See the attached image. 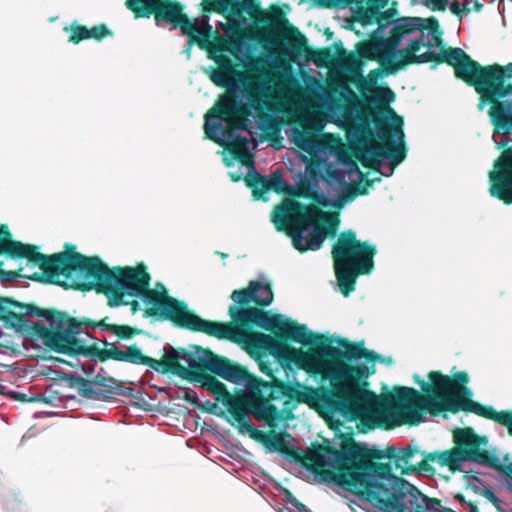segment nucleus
I'll use <instances>...</instances> for the list:
<instances>
[{"label":"nucleus","instance_id":"nucleus-29","mask_svg":"<svg viewBox=\"0 0 512 512\" xmlns=\"http://www.w3.org/2000/svg\"><path fill=\"white\" fill-rule=\"evenodd\" d=\"M74 382L79 393L86 399L106 400L110 398L112 395L111 390H102L94 388L92 386L93 382L88 379L77 377L74 379Z\"/></svg>","mask_w":512,"mask_h":512},{"label":"nucleus","instance_id":"nucleus-30","mask_svg":"<svg viewBox=\"0 0 512 512\" xmlns=\"http://www.w3.org/2000/svg\"><path fill=\"white\" fill-rule=\"evenodd\" d=\"M261 333H257L255 334V338H254V345L260 349H263L265 351H267L268 353H260L258 356H257V363H258V366H259V369L260 371L265 374L266 376H268L270 378L269 381H272V380H278L275 375H274V372L275 370L273 369V364H274V360H271L270 359V355H272L277 361L278 363L282 366V367H290L291 365H294L293 363L291 364H286V363H281L278 358H276L269 350L261 347L259 344H258V335H260Z\"/></svg>","mask_w":512,"mask_h":512},{"label":"nucleus","instance_id":"nucleus-25","mask_svg":"<svg viewBox=\"0 0 512 512\" xmlns=\"http://www.w3.org/2000/svg\"><path fill=\"white\" fill-rule=\"evenodd\" d=\"M216 63L218 67L211 71L210 80L221 88L232 87L235 77L239 74L233 61L225 55H220L216 58Z\"/></svg>","mask_w":512,"mask_h":512},{"label":"nucleus","instance_id":"nucleus-9","mask_svg":"<svg viewBox=\"0 0 512 512\" xmlns=\"http://www.w3.org/2000/svg\"><path fill=\"white\" fill-rule=\"evenodd\" d=\"M512 62L505 66L492 64L481 67L477 94L478 109L483 110L490 105L488 115L493 125V140L498 149H507L512 133V100H503L512 96Z\"/></svg>","mask_w":512,"mask_h":512},{"label":"nucleus","instance_id":"nucleus-1","mask_svg":"<svg viewBox=\"0 0 512 512\" xmlns=\"http://www.w3.org/2000/svg\"><path fill=\"white\" fill-rule=\"evenodd\" d=\"M417 446L403 449L368 447L342 434L339 449L328 440L314 442L301 463L323 482L334 483L386 512H443L441 501L429 498L402 477L394 474L417 472Z\"/></svg>","mask_w":512,"mask_h":512},{"label":"nucleus","instance_id":"nucleus-64","mask_svg":"<svg viewBox=\"0 0 512 512\" xmlns=\"http://www.w3.org/2000/svg\"><path fill=\"white\" fill-rule=\"evenodd\" d=\"M17 398H18V399H21V400H24V398H25V394H21V396H20V397H17Z\"/></svg>","mask_w":512,"mask_h":512},{"label":"nucleus","instance_id":"nucleus-58","mask_svg":"<svg viewBox=\"0 0 512 512\" xmlns=\"http://www.w3.org/2000/svg\"><path fill=\"white\" fill-rule=\"evenodd\" d=\"M54 362H59V363H68L67 361L59 358V357H53L51 358Z\"/></svg>","mask_w":512,"mask_h":512},{"label":"nucleus","instance_id":"nucleus-48","mask_svg":"<svg viewBox=\"0 0 512 512\" xmlns=\"http://www.w3.org/2000/svg\"><path fill=\"white\" fill-rule=\"evenodd\" d=\"M183 399L196 407H200V403L197 397V394L194 391H187L185 392V395L183 396Z\"/></svg>","mask_w":512,"mask_h":512},{"label":"nucleus","instance_id":"nucleus-36","mask_svg":"<svg viewBox=\"0 0 512 512\" xmlns=\"http://www.w3.org/2000/svg\"><path fill=\"white\" fill-rule=\"evenodd\" d=\"M295 143L306 152H312L317 147L315 136L309 132H300L295 138Z\"/></svg>","mask_w":512,"mask_h":512},{"label":"nucleus","instance_id":"nucleus-31","mask_svg":"<svg viewBox=\"0 0 512 512\" xmlns=\"http://www.w3.org/2000/svg\"><path fill=\"white\" fill-rule=\"evenodd\" d=\"M286 436L289 437L290 435L286 432L277 434L274 432L265 433L262 431L257 441L261 442L267 448L286 454L288 453V446L285 440Z\"/></svg>","mask_w":512,"mask_h":512},{"label":"nucleus","instance_id":"nucleus-19","mask_svg":"<svg viewBox=\"0 0 512 512\" xmlns=\"http://www.w3.org/2000/svg\"><path fill=\"white\" fill-rule=\"evenodd\" d=\"M432 62L436 64L446 63L453 67L457 79L462 80L477 92L482 65L473 60L464 50L458 47H449L441 54L434 53Z\"/></svg>","mask_w":512,"mask_h":512},{"label":"nucleus","instance_id":"nucleus-51","mask_svg":"<svg viewBox=\"0 0 512 512\" xmlns=\"http://www.w3.org/2000/svg\"><path fill=\"white\" fill-rule=\"evenodd\" d=\"M364 354L363 358L366 359L369 362H374L380 358V355L372 350H367L364 348Z\"/></svg>","mask_w":512,"mask_h":512},{"label":"nucleus","instance_id":"nucleus-47","mask_svg":"<svg viewBox=\"0 0 512 512\" xmlns=\"http://www.w3.org/2000/svg\"><path fill=\"white\" fill-rule=\"evenodd\" d=\"M465 479H466V483H467V489L468 488H471L473 489L474 491L478 490L479 487L476 485V484H473V482H477L478 484H483L481 480H479L476 476L474 475H470L469 472L465 471V475H464Z\"/></svg>","mask_w":512,"mask_h":512},{"label":"nucleus","instance_id":"nucleus-18","mask_svg":"<svg viewBox=\"0 0 512 512\" xmlns=\"http://www.w3.org/2000/svg\"><path fill=\"white\" fill-rule=\"evenodd\" d=\"M202 356H196L194 353L181 348L183 363L189 367H198V370H208V372L223 378L234 384L250 383L256 378L248 370L239 364H234L228 358L218 356L209 349H202Z\"/></svg>","mask_w":512,"mask_h":512},{"label":"nucleus","instance_id":"nucleus-3","mask_svg":"<svg viewBox=\"0 0 512 512\" xmlns=\"http://www.w3.org/2000/svg\"><path fill=\"white\" fill-rule=\"evenodd\" d=\"M162 290L149 289L142 297L146 308L143 316L157 321H169L175 327L192 332H201L217 339L238 342L252 327L263 330L278 328L276 317H269V311L261 308L269 306L273 301V291L269 284L251 281L244 289L234 290L230 298L234 301L228 313L231 322H218L199 317L188 308V305Z\"/></svg>","mask_w":512,"mask_h":512},{"label":"nucleus","instance_id":"nucleus-13","mask_svg":"<svg viewBox=\"0 0 512 512\" xmlns=\"http://www.w3.org/2000/svg\"><path fill=\"white\" fill-rule=\"evenodd\" d=\"M125 6L136 19L154 16L155 22H166L174 28H180L188 37L189 47L197 45L202 50L212 48V26L205 21L201 26L196 19H190L184 13V5L176 0H126ZM190 48L187 49L189 51Z\"/></svg>","mask_w":512,"mask_h":512},{"label":"nucleus","instance_id":"nucleus-54","mask_svg":"<svg viewBox=\"0 0 512 512\" xmlns=\"http://www.w3.org/2000/svg\"><path fill=\"white\" fill-rule=\"evenodd\" d=\"M215 404H211L210 401H206L204 405H200L199 408L202 410L212 413L214 411Z\"/></svg>","mask_w":512,"mask_h":512},{"label":"nucleus","instance_id":"nucleus-42","mask_svg":"<svg viewBox=\"0 0 512 512\" xmlns=\"http://www.w3.org/2000/svg\"><path fill=\"white\" fill-rule=\"evenodd\" d=\"M417 3L432 11H445L449 6V0H417Z\"/></svg>","mask_w":512,"mask_h":512},{"label":"nucleus","instance_id":"nucleus-33","mask_svg":"<svg viewBox=\"0 0 512 512\" xmlns=\"http://www.w3.org/2000/svg\"><path fill=\"white\" fill-rule=\"evenodd\" d=\"M436 462L440 467L447 466L450 471H462L460 458H458V452L453 448L445 451L437 452Z\"/></svg>","mask_w":512,"mask_h":512},{"label":"nucleus","instance_id":"nucleus-52","mask_svg":"<svg viewBox=\"0 0 512 512\" xmlns=\"http://www.w3.org/2000/svg\"><path fill=\"white\" fill-rule=\"evenodd\" d=\"M510 464H512V462ZM504 479L507 489L512 493V473L506 471Z\"/></svg>","mask_w":512,"mask_h":512},{"label":"nucleus","instance_id":"nucleus-39","mask_svg":"<svg viewBox=\"0 0 512 512\" xmlns=\"http://www.w3.org/2000/svg\"><path fill=\"white\" fill-rule=\"evenodd\" d=\"M112 31L105 25L99 24L92 28H88V39L102 40L107 36H111Z\"/></svg>","mask_w":512,"mask_h":512},{"label":"nucleus","instance_id":"nucleus-49","mask_svg":"<svg viewBox=\"0 0 512 512\" xmlns=\"http://www.w3.org/2000/svg\"><path fill=\"white\" fill-rule=\"evenodd\" d=\"M129 298L130 297H125L126 303H123L122 305H130L132 314H135L137 311L140 310V303L135 299L130 300Z\"/></svg>","mask_w":512,"mask_h":512},{"label":"nucleus","instance_id":"nucleus-11","mask_svg":"<svg viewBox=\"0 0 512 512\" xmlns=\"http://www.w3.org/2000/svg\"><path fill=\"white\" fill-rule=\"evenodd\" d=\"M254 383H250V389L261 391L262 399L266 403L283 397L294 400L297 403L308 405L311 409L318 412L332 427L335 422L334 416L340 415L345 421H356L350 413L348 406L339 397L337 387L320 386L311 387L300 383H289L283 380L264 381L260 378H253Z\"/></svg>","mask_w":512,"mask_h":512},{"label":"nucleus","instance_id":"nucleus-23","mask_svg":"<svg viewBox=\"0 0 512 512\" xmlns=\"http://www.w3.org/2000/svg\"><path fill=\"white\" fill-rule=\"evenodd\" d=\"M421 47L431 48V42H424L423 36L413 39L409 42L408 47L405 49H398L394 52L393 60L397 67L401 70L405 69L410 64H422L432 62L434 52L426 51L423 54H416L420 51Z\"/></svg>","mask_w":512,"mask_h":512},{"label":"nucleus","instance_id":"nucleus-50","mask_svg":"<svg viewBox=\"0 0 512 512\" xmlns=\"http://www.w3.org/2000/svg\"><path fill=\"white\" fill-rule=\"evenodd\" d=\"M12 303H14V300L0 297V317L5 313V310L12 307Z\"/></svg>","mask_w":512,"mask_h":512},{"label":"nucleus","instance_id":"nucleus-28","mask_svg":"<svg viewBox=\"0 0 512 512\" xmlns=\"http://www.w3.org/2000/svg\"><path fill=\"white\" fill-rule=\"evenodd\" d=\"M360 180L359 184H346L340 195V199L343 202L353 201L359 195L368 194L369 188L374 184V180L369 179L362 172L359 171Z\"/></svg>","mask_w":512,"mask_h":512},{"label":"nucleus","instance_id":"nucleus-44","mask_svg":"<svg viewBox=\"0 0 512 512\" xmlns=\"http://www.w3.org/2000/svg\"><path fill=\"white\" fill-rule=\"evenodd\" d=\"M321 8H344L351 5L352 0H314Z\"/></svg>","mask_w":512,"mask_h":512},{"label":"nucleus","instance_id":"nucleus-55","mask_svg":"<svg viewBox=\"0 0 512 512\" xmlns=\"http://www.w3.org/2000/svg\"><path fill=\"white\" fill-rule=\"evenodd\" d=\"M295 190L296 191H303V192H312L313 191L309 184L303 185L299 189H295Z\"/></svg>","mask_w":512,"mask_h":512},{"label":"nucleus","instance_id":"nucleus-37","mask_svg":"<svg viewBox=\"0 0 512 512\" xmlns=\"http://www.w3.org/2000/svg\"><path fill=\"white\" fill-rule=\"evenodd\" d=\"M375 18V23L378 24V33L381 29L386 28L388 25L395 21L396 10L393 8L387 9L386 11H381L378 9V13Z\"/></svg>","mask_w":512,"mask_h":512},{"label":"nucleus","instance_id":"nucleus-59","mask_svg":"<svg viewBox=\"0 0 512 512\" xmlns=\"http://www.w3.org/2000/svg\"><path fill=\"white\" fill-rule=\"evenodd\" d=\"M319 55H323L325 57L329 56V52L327 50H320L317 52Z\"/></svg>","mask_w":512,"mask_h":512},{"label":"nucleus","instance_id":"nucleus-32","mask_svg":"<svg viewBox=\"0 0 512 512\" xmlns=\"http://www.w3.org/2000/svg\"><path fill=\"white\" fill-rule=\"evenodd\" d=\"M272 190L277 194L295 196L296 190L288 184L282 176L281 171L277 170L268 178V192Z\"/></svg>","mask_w":512,"mask_h":512},{"label":"nucleus","instance_id":"nucleus-15","mask_svg":"<svg viewBox=\"0 0 512 512\" xmlns=\"http://www.w3.org/2000/svg\"><path fill=\"white\" fill-rule=\"evenodd\" d=\"M202 10L205 13H229L238 19H244L247 14L256 24L268 25L271 29H283L290 27L297 33L296 45L300 50H307V38L297 28L290 26L283 10L274 5L269 11L261 9L258 0H202Z\"/></svg>","mask_w":512,"mask_h":512},{"label":"nucleus","instance_id":"nucleus-53","mask_svg":"<svg viewBox=\"0 0 512 512\" xmlns=\"http://www.w3.org/2000/svg\"><path fill=\"white\" fill-rule=\"evenodd\" d=\"M343 99L347 103H354L356 100V95L351 90H347V94L343 95Z\"/></svg>","mask_w":512,"mask_h":512},{"label":"nucleus","instance_id":"nucleus-60","mask_svg":"<svg viewBox=\"0 0 512 512\" xmlns=\"http://www.w3.org/2000/svg\"><path fill=\"white\" fill-rule=\"evenodd\" d=\"M325 34L327 35V38L330 39L333 36V32H331L329 29H326Z\"/></svg>","mask_w":512,"mask_h":512},{"label":"nucleus","instance_id":"nucleus-16","mask_svg":"<svg viewBox=\"0 0 512 512\" xmlns=\"http://www.w3.org/2000/svg\"><path fill=\"white\" fill-rule=\"evenodd\" d=\"M227 410L239 424L240 432H249L250 437L257 440L262 431L255 428L247 419V411L251 412L259 421H265L269 426H276L283 419L282 411L274 404L266 403L262 399L261 391L250 389V395H239L226 406Z\"/></svg>","mask_w":512,"mask_h":512},{"label":"nucleus","instance_id":"nucleus-8","mask_svg":"<svg viewBox=\"0 0 512 512\" xmlns=\"http://www.w3.org/2000/svg\"><path fill=\"white\" fill-rule=\"evenodd\" d=\"M12 306L18 308V312L9 309L5 310L0 320L6 327L16 332L27 333L37 340H41L46 348L67 356H91L101 362L110 360L109 353L112 352V345L104 341V348L100 349L94 345H85L83 341H77L75 329L78 327L77 319L70 317L67 313L54 310L42 309L33 304H21L16 301Z\"/></svg>","mask_w":512,"mask_h":512},{"label":"nucleus","instance_id":"nucleus-27","mask_svg":"<svg viewBox=\"0 0 512 512\" xmlns=\"http://www.w3.org/2000/svg\"><path fill=\"white\" fill-rule=\"evenodd\" d=\"M249 172L244 178L247 187L252 190V195L255 200H266L264 196L268 192V177L262 176L254 168V162L249 163Z\"/></svg>","mask_w":512,"mask_h":512},{"label":"nucleus","instance_id":"nucleus-5","mask_svg":"<svg viewBox=\"0 0 512 512\" xmlns=\"http://www.w3.org/2000/svg\"><path fill=\"white\" fill-rule=\"evenodd\" d=\"M369 61L378 63V67L370 70L367 76L358 84L360 91L374 93L370 101L393 115L394 123L386 125L381 119L374 122L378 128L377 136L381 142L371 141L358 156L363 166L380 172L382 159L390 160L392 169L404 161L407 155L405 135L402 129L403 120L389 107L395 100V93L388 86H378V79L397 74L400 69L394 63L393 55L383 50L368 39L356 43L355 50L349 52L342 60V67L354 77H362L364 67Z\"/></svg>","mask_w":512,"mask_h":512},{"label":"nucleus","instance_id":"nucleus-57","mask_svg":"<svg viewBox=\"0 0 512 512\" xmlns=\"http://www.w3.org/2000/svg\"><path fill=\"white\" fill-rule=\"evenodd\" d=\"M482 7H483V5L479 1H477V0L474 1L475 11H480L482 9Z\"/></svg>","mask_w":512,"mask_h":512},{"label":"nucleus","instance_id":"nucleus-21","mask_svg":"<svg viewBox=\"0 0 512 512\" xmlns=\"http://www.w3.org/2000/svg\"><path fill=\"white\" fill-rule=\"evenodd\" d=\"M420 21H422V18L419 17L400 18L391 28L390 36H382L378 34V30H374L367 39L391 55H394V52H398L400 43L405 35L421 30Z\"/></svg>","mask_w":512,"mask_h":512},{"label":"nucleus","instance_id":"nucleus-35","mask_svg":"<svg viewBox=\"0 0 512 512\" xmlns=\"http://www.w3.org/2000/svg\"><path fill=\"white\" fill-rule=\"evenodd\" d=\"M64 30L70 32L68 41L71 43L78 44L81 41L88 39V27L81 25L76 21L72 22L69 28L65 27Z\"/></svg>","mask_w":512,"mask_h":512},{"label":"nucleus","instance_id":"nucleus-24","mask_svg":"<svg viewBox=\"0 0 512 512\" xmlns=\"http://www.w3.org/2000/svg\"><path fill=\"white\" fill-rule=\"evenodd\" d=\"M77 323L78 327L77 329H75V331L77 332L75 334V338L77 341H82L79 338V335L82 333L84 327L101 328L117 336L120 340H129L142 333L141 329L129 325L105 324L103 322H95L88 318L77 320Z\"/></svg>","mask_w":512,"mask_h":512},{"label":"nucleus","instance_id":"nucleus-12","mask_svg":"<svg viewBox=\"0 0 512 512\" xmlns=\"http://www.w3.org/2000/svg\"><path fill=\"white\" fill-rule=\"evenodd\" d=\"M110 360L127 362L135 365H146L156 372L167 374L172 373L180 376L190 382H198L201 387L214 394L217 402L227 406L236 396H233L224 383L219 381L214 375L207 373L208 370H198V367L192 368L182 365L181 348H170L160 360L151 358L142 353L137 344H132L126 350H121L116 344L112 345V352L109 355Z\"/></svg>","mask_w":512,"mask_h":512},{"label":"nucleus","instance_id":"nucleus-17","mask_svg":"<svg viewBox=\"0 0 512 512\" xmlns=\"http://www.w3.org/2000/svg\"><path fill=\"white\" fill-rule=\"evenodd\" d=\"M453 441L461 464L466 461L475 462L496 470L503 477L506 471L512 473V464H503L498 456L485 449L487 437L478 435L473 428H456Z\"/></svg>","mask_w":512,"mask_h":512},{"label":"nucleus","instance_id":"nucleus-63","mask_svg":"<svg viewBox=\"0 0 512 512\" xmlns=\"http://www.w3.org/2000/svg\"><path fill=\"white\" fill-rule=\"evenodd\" d=\"M4 388H5V386L0 385V394H3V393H4V392H3V389H4Z\"/></svg>","mask_w":512,"mask_h":512},{"label":"nucleus","instance_id":"nucleus-26","mask_svg":"<svg viewBox=\"0 0 512 512\" xmlns=\"http://www.w3.org/2000/svg\"><path fill=\"white\" fill-rule=\"evenodd\" d=\"M368 6L358 5L354 14V18L357 22L362 24L363 26H367L375 23V18L377 17L378 9H382L387 5L388 0H366ZM360 2L356 0H352L351 4Z\"/></svg>","mask_w":512,"mask_h":512},{"label":"nucleus","instance_id":"nucleus-45","mask_svg":"<svg viewBox=\"0 0 512 512\" xmlns=\"http://www.w3.org/2000/svg\"><path fill=\"white\" fill-rule=\"evenodd\" d=\"M468 4H469L468 0H465L462 6L457 0H454L450 4L449 8H450L451 13L458 16L459 19L461 20L463 12H465V13L470 12V8L468 7Z\"/></svg>","mask_w":512,"mask_h":512},{"label":"nucleus","instance_id":"nucleus-34","mask_svg":"<svg viewBox=\"0 0 512 512\" xmlns=\"http://www.w3.org/2000/svg\"><path fill=\"white\" fill-rule=\"evenodd\" d=\"M421 30H429L433 34L435 45L443 49V39L441 38V31L437 18L430 17L428 19H422L420 21Z\"/></svg>","mask_w":512,"mask_h":512},{"label":"nucleus","instance_id":"nucleus-2","mask_svg":"<svg viewBox=\"0 0 512 512\" xmlns=\"http://www.w3.org/2000/svg\"><path fill=\"white\" fill-rule=\"evenodd\" d=\"M276 317L274 336L258 335V344L269 350L281 363H293L298 369L312 376L329 380L332 387H337L339 397L350 409V413L360 424L371 409V400L375 393L369 389L366 379L374 369L363 364L351 365L346 361L363 358L364 343H353L346 338L337 340L341 350L332 345V339L308 332L306 325L298 324L281 314Z\"/></svg>","mask_w":512,"mask_h":512},{"label":"nucleus","instance_id":"nucleus-43","mask_svg":"<svg viewBox=\"0 0 512 512\" xmlns=\"http://www.w3.org/2000/svg\"><path fill=\"white\" fill-rule=\"evenodd\" d=\"M92 382L96 386H101L107 388L106 390H111L113 394V388L115 387L117 380L113 377H106L101 374H97L96 376H94Z\"/></svg>","mask_w":512,"mask_h":512},{"label":"nucleus","instance_id":"nucleus-22","mask_svg":"<svg viewBox=\"0 0 512 512\" xmlns=\"http://www.w3.org/2000/svg\"><path fill=\"white\" fill-rule=\"evenodd\" d=\"M471 395L472 393L470 389L467 395L462 394L458 406H453V409H455V414L460 411L475 413L478 416H481L489 420H493L505 426L508 429L509 435L512 436V411L503 410L498 412L490 406H485L473 401L471 399Z\"/></svg>","mask_w":512,"mask_h":512},{"label":"nucleus","instance_id":"nucleus-40","mask_svg":"<svg viewBox=\"0 0 512 512\" xmlns=\"http://www.w3.org/2000/svg\"><path fill=\"white\" fill-rule=\"evenodd\" d=\"M295 197H303L312 200L314 203L319 204L321 206H327L328 200L325 195L318 192L317 190H313L312 192H303L296 191Z\"/></svg>","mask_w":512,"mask_h":512},{"label":"nucleus","instance_id":"nucleus-61","mask_svg":"<svg viewBox=\"0 0 512 512\" xmlns=\"http://www.w3.org/2000/svg\"><path fill=\"white\" fill-rule=\"evenodd\" d=\"M292 417H293V415H292L291 410H288V411H287V415H286L285 419H290V418H292Z\"/></svg>","mask_w":512,"mask_h":512},{"label":"nucleus","instance_id":"nucleus-41","mask_svg":"<svg viewBox=\"0 0 512 512\" xmlns=\"http://www.w3.org/2000/svg\"><path fill=\"white\" fill-rule=\"evenodd\" d=\"M437 452H422L423 459L417 462V472L431 471L432 467L429 465V462H436Z\"/></svg>","mask_w":512,"mask_h":512},{"label":"nucleus","instance_id":"nucleus-7","mask_svg":"<svg viewBox=\"0 0 512 512\" xmlns=\"http://www.w3.org/2000/svg\"><path fill=\"white\" fill-rule=\"evenodd\" d=\"M266 65L267 61L265 59L258 58L252 69L258 73L257 78L260 81L243 82V94L249 106L239 101L235 94L228 92L221 95L205 115L204 130L206 137L227 149L234 159L246 166H249L250 161H253L252 155L249 154L248 139L237 135L231 141H226L217 135L219 132H224L223 125L220 122L211 123L210 118L225 121L231 129L244 130L247 127L248 117L251 115L250 107L259 117H262L265 110H271L272 87L270 82L272 78L265 67Z\"/></svg>","mask_w":512,"mask_h":512},{"label":"nucleus","instance_id":"nucleus-4","mask_svg":"<svg viewBox=\"0 0 512 512\" xmlns=\"http://www.w3.org/2000/svg\"><path fill=\"white\" fill-rule=\"evenodd\" d=\"M64 248L65 251L51 255L44 274L35 272L28 278L82 292L95 290L107 297L112 308L126 303L125 297L142 298L150 289L151 276L143 263L110 269L99 257L78 253L71 243Z\"/></svg>","mask_w":512,"mask_h":512},{"label":"nucleus","instance_id":"nucleus-10","mask_svg":"<svg viewBox=\"0 0 512 512\" xmlns=\"http://www.w3.org/2000/svg\"><path fill=\"white\" fill-rule=\"evenodd\" d=\"M326 218L327 214L318 206L295 200L276 206L272 214L277 230L285 232L292 239L293 247L301 253L319 250L328 235H335L337 223H329L327 227L318 223Z\"/></svg>","mask_w":512,"mask_h":512},{"label":"nucleus","instance_id":"nucleus-56","mask_svg":"<svg viewBox=\"0 0 512 512\" xmlns=\"http://www.w3.org/2000/svg\"><path fill=\"white\" fill-rule=\"evenodd\" d=\"M229 175L233 182H238L241 179V176L236 173L231 172Z\"/></svg>","mask_w":512,"mask_h":512},{"label":"nucleus","instance_id":"nucleus-62","mask_svg":"<svg viewBox=\"0 0 512 512\" xmlns=\"http://www.w3.org/2000/svg\"><path fill=\"white\" fill-rule=\"evenodd\" d=\"M108 320H109V317H105V318H103L102 320H100L99 322H103V323H105V324H109V323H108Z\"/></svg>","mask_w":512,"mask_h":512},{"label":"nucleus","instance_id":"nucleus-46","mask_svg":"<svg viewBox=\"0 0 512 512\" xmlns=\"http://www.w3.org/2000/svg\"><path fill=\"white\" fill-rule=\"evenodd\" d=\"M286 501L294 506L299 512H310L309 509L299 501L290 491H286Z\"/></svg>","mask_w":512,"mask_h":512},{"label":"nucleus","instance_id":"nucleus-14","mask_svg":"<svg viewBox=\"0 0 512 512\" xmlns=\"http://www.w3.org/2000/svg\"><path fill=\"white\" fill-rule=\"evenodd\" d=\"M331 253L340 292L348 297L356 288L357 277L374 269L376 247L357 240L355 231L347 230L339 234Z\"/></svg>","mask_w":512,"mask_h":512},{"label":"nucleus","instance_id":"nucleus-38","mask_svg":"<svg viewBox=\"0 0 512 512\" xmlns=\"http://www.w3.org/2000/svg\"><path fill=\"white\" fill-rule=\"evenodd\" d=\"M240 47V42L237 39H220L216 44L213 45V48L218 52H235Z\"/></svg>","mask_w":512,"mask_h":512},{"label":"nucleus","instance_id":"nucleus-6","mask_svg":"<svg viewBox=\"0 0 512 512\" xmlns=\"http://www.w3.org/2000/svg\"><path fill=\"white\" fill-rule=\"evenodd\" d=\"M427 376L430 383L417 374L413 376L425 394L405 386H396L392 392L381 396L375 393L371 409L361 425L367 429H393L404 424L419 425L427 412L434 416L442 412L455 414L453 406H458L462 394L467 395L469 392L466 386L469 382L468 374L459 371L448 376L440 371H431Z\"/></svg>","mask_w":512,"mask_h":512},{"label":"nucleus","instance_id":"nucleus-20","mask_svg":"<svg viewBox=\"0 0 512 512\" xmlns=\"http://www.w3.org/2000/svg\"><path fill=\"white\" fill-rule=\"evenodd\" d=\"M494 168L489 174L490 194L507 205L512 204V146L502 152Z\"/></svg>","mask_w":512,"mask_h":512}]
</instances>
